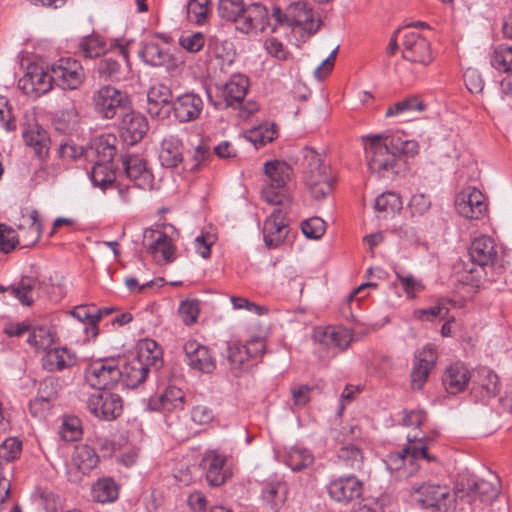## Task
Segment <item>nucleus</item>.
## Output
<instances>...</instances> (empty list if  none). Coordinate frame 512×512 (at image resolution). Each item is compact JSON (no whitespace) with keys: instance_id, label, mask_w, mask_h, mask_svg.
Masks as SVG:
<instances>
[{"instance_id":"obj_1","label":"nucleus","mask_w":512,"mask_h":512,"mask_svg":"<svg viewBox=\"0 0 512 512\" xmlns=\"http://www.w3.org/2000/svg\"><path fill=\"white\" fill-rule=\"evenodd\" d=\"M219 16L236 24V29L243 33L263 31L268 23V11L264 5L254 2L245 5L243 0H219Z\"/></svg>"},{"instance_id":"obj_2","label":"nucleus","mask_w":512,"mask_h":512,"mask_svg":"<svg viewBox=\"0 0 512 512\" xmlns=\"http://www.w3.org/2000/svg\"><path fill=\"white\" fill-rule=\"evenodd\" d=\"M365 153L368 168L379 177L398 174L403 166L398 149L391 147L392 139L381 135L365 136Z\"/></svg>"},{"instance_id":"obj_3","label":"nucleus","mask_w":512,"mask_h":512,"mask_svg":"<svg viewBox=\"0 0 512 512\" xmlns=\"http://www.w3.org/2000/svg\"><path fill=\"white\" fill-rule=\"evenodd\" d=\"M301 167L304 183L311 195L318 200L325 198L332 191L335 178L322 156L313 148H303Z\"/></svg>"},{"instance_id":"obj_4","label":"nucleus","mask_w":512,"mask_h":512,"mask_svg":"<svg viewBox=\"0 0 512 512\" xmlns=\"http://www.w3.org/2000/svg\"><path fill=\"white\" fill-rule=\"evenodd\" d=\"M410 496L422 507L436 512H452L456 507V494L446 485L431 482L414 484Z\"/></svg>"},{"instance_id":"obj_5","label":"nucleus","mask_w":512,"mask_h":512,"mask_svg":"<svg viewBox=\"0 0 512 512\" xmlns=\"http://www.w3.org/2000/svg\"><path fill=\"white\" fill-rule=\"evenodd\" d=\"M264 173L267 180L266 186L262 189V198L275 206L290 204L288 197L282 191L292 174L290 165L281 160L268 161L264 164Z\"/></svg>"},{"instance_id":"obj_6","label":"nucleus","mask_w":512,"mask_h":512,"mask_svg":"<svg viewBox=\"0 0 512 512\" xmlns=\"http://www.w3.org/2000/svg\"><path fill=\"white\" fill-rule=\"evenodd\" d=\"M418 460H424L428 463L438 462V458L429 452L428 441L425 437L407 435L406 446L400 451L390 453L386 464L389 470L398 471L408 461L412 466H415L409 473L411 475L419 469V466L415 465Z\"/></svg>"},{"instance_id":"obj_7","label":"nucleus","mask_w":512,"mask_h":512,"mask_svg":"<svg viewBox=\"0 0 512 512\" xmlns=\"http://www.w3.org/2000/svg\"><path fill=\"white\" fill-rule=\"evenodd\" d=\"M84 377L91 388L106 391L120 383L119 363L113 358L96 360L85 369Z\"/></svg>"},{"instance_id":"obj_8","label":"nucleus","mask_w":512,"mask_h":512,"mask_svg":"<svg viewBox=\"0 0 512 512\" xmlns=\"http://www.w3.org/2000/svg\"><path fill=\"white\" fill-rule=\"evenodd\" d=\"M95 110L106 119H112L129 109L128 95L111 85H104L93 94Z\"/></svg>"},{"instance_id":"obj_9","label":"nucleus","mask_w":512,"mask_h":512,"mask_svg":"<svg viewBox=\"0 0 512 512\" xmlns=\"http://www.w3.org/2000/svg\"><path fill=\"white\" fill-rule=\"evenodd\" d=\"M503 33L512 38V14L504 21ZM490 63L496 70L506 73L500 81V88L504 94L512 96V44L498 45L491 55Z\"/></svg>"},{"instance_id":"obj_10","label":"nucleus","mask_w":512,"mask_h":512,"mask_svg":"<svg viewBox=\"0 0 512 512\" xmlns=\"http://www.w3.org/2000/svg\"><path fill=\"white\" fill-rule=\"evenodd\" d=\"M99 456L94 448L87 444H78L67 468V477L71 483L80 484L93 469L98 466Z\"/></svg>"},{"instance_id":"obj_11","label":"nucleus","mask_w":512,"mask_h":512,"mask_svg":"<svg viewBox=\"0 0 512 512\" xmlns=\"http://www.w3.org/2000/svg\"><path fill=\"white\" fill-rule=\"evenodd\" d=\"M401 52L403 59L423 66L433 61L430 42L413 31L404 32L401 36Z\"/></svg>"},{"instance_id":"obj_12","label":"nucleus","mask_w":512,"mask_h":512,"mask_svg":"<svg viewBox=\"0 0 512 512\" xmlns=\"http://www.w3.org/2000/svg\"><path fill=\"white\" fill-rule=\"evenodd\" d=\"M264 350L265 343L262 339H252L248 345H242L238 341H229L226 348V358L230 370L238 375L250 358L261 356Z\"/></svg>"},{"instance_id":"obj_13","label":"nucleus","mask_w":512,"mask_h":512,"mask_svg":"<svg viewBox=\"0 0 512 512\" xmlns=\"http://www.w3.org/2000/svg\"><path fill=\"white\" fill-rule=\"evenodd\" d=\"M87 408L95 417L110 421L121 415L123 401L118 394L101 391L89 396Z\"/></svg>"},{"instance_id":"obj_14","label":"nucleus","mask_w":512,"mask_h":512,"mask_svg":"<svg viewBox=\"0 0 512 512\" xmlns=\"http://www.w3.org/2000/svg\"><path fill=\"white\" fill-rule=\"evenodd\" d=\"M438 359L434 345L427 344L418 351L413 360L410 373V385L413 390H420L427 382L430 372L434 369Z\"/></svg>"},{"instance_id":"obj_15","label":"nucleus","mask_w":512,"mask_h":512,"mask_svg":"<svg viewBox=\"0 0 512 512\" xmlns=\"http://www.w3.org/2000/svg\"><path fill=\"white\" fill-rule=\"evenodd\" d=\"M455 207L457 212L467 219H480L488 209L485 196L475 187L461 190L456 196Z\"/></svg>"},{"instance_id":"obj_16","label":"nucleus","mask_w":512,"mask_h":512,"mask_svg":"<svg viewBox=\"0 0 512 512\" xmlns=\"http://www.w3.org/2000/svg\"><path fill=\"white\" fill-rule=\"evenodd\" d=\"M55 84L62 89H77L84 80V71L81 64L71 58H62L52 64Z\"/></svg>"},{"instance_id":"obj_17","label":"nucleus","mask_w":512,"mask_h":512,"mask_svg":"<svg viewBox=\"0 0 512 512\" xmlns=\"http://www.w3.org/2000/svg\"><path fill=\"white\" fill-rule=\"evenodd\" d=\"M288 207L289 204L277 206L264 221L263 236L265 244L269 248L278 247L288 233V224L285 219Z\"/></svg>"},{"instance_id":"obj_18","label":"nucleus","mask_w":512,"mask_h":512,"mask_svg":"<svg viewBox=\"0 0 512 512\" xmlns=\"http://www.w3.org/2000/svg\"><path fill=\"white\" fill-rule=\"evenodd\" d=\"M226 456L216 450L206 451L202 458L206 481L210 486L223 485L231 476L232 471L226 465Z\"/></svg>"},{"instance_id":"obj_19","label":"nucleus","mask_w":512,"mask_h":512,"mask_svg":"<svg viewBox=\"0 0 512 512\" xmlns=\"http://www.w3.org/2000/svg\"><path fill=\"white\" fill-rule=\"evenodd\" d=\"M17 228V245H21L23 248L34 246L39 241L42 234V225L39 219L38 211L35 209L22 210L21 218L17 224Z\"/></svg>"},{"instance_id":"obj_20","label":"nucleus","mask_w":512,"mask_h":512,"mask_svg":"<svg viewBox=\"0 0 512 512\" xmlns=\"http://www.w3.org/2000/svg\"><path fill=\"white\" fill-rule=\"evenodd\" d=\"M249 87V80L246 76L235 74L223 85L217 86L219 101L213 102L215 106L225 107L241 104Z\"/></svg>"},{"instance_id":"obj_21","label":"nucleus","mask_w":512,"mask_h":512,"mask_svg":"<svg viewBox=\"0 0 512 512\" xmlns=\"http://www.w3.org/2000/svg\"><path fill=\"white\" fill-rule=\"evenodd\" d=\"M122 165L127 178L140 189H151L154 176L147 168L146 161L139 155H122Z\"/></svg>"},{"instance_id":"obj_22","label":"nucleus","mask_w":512,"mask_h":512,"mask_svg":"<svg viewBox=\"0 0 512 512\" xmlns=\"http://www.w3.org/2000/svg\"><path fill=\"white\" fill-rule=\"evenodd\" d=\"M284 19L287 25L299 26L309 34L316 33L321 25V20L315 19L311 8L302 1L288 5Z\"/></svg>"},{"instance_id":"obj_23","label":"nucleus","mask_w":512,"mask_h":512,"mask_svg":"<svg viewBox=\"0 0 512 512\" xmlns=\"http://www.w3.org/2000/svg\"><path fill=\"white\" fill-rule=\"evenodd\" d=\"M329 496L339 503H349L361 497L363 483L355 476H343L328 484Z\"/></svg>"},{"instance_id":"obj_24","label":"nucleus","mask_w":512,"mask_h":512,"mask_svg":"<svg viewBox=\"0 0 512 512\" xmlns=\"http://www.w3.org/2000/svg\"><path fill=\"white\" fill-rule=\"evenodd\" d=\"M470 262L485 268H491L497 260L498 251L495 240L487 235L474 238L469 246Z\"/></svg>"},{"instance_id":"obj_25","label":"nucleus","mask_w":512,"mask_h":512,"mask_svg":"<svg viewBox=\"0 0 512 512\" xmlns=\"http://www.w3.org/2000/svg\"><path fill=\"white\" fill-rule=\"evenodd\" d=\"M143 238L144 245L147 246L155 261L159 263L173 261L175 248L168 235L164 232L147 229L144 231Z\"/></svg>"},{"instance_id":"obj_26","label":"nucleus","mask_w":512,"mask_h":512,"mask_svg":"<svg viewBox=\"0 0 512 512\" xmlns=\"http://www.w3.org/2000/svg\"><path fill=\"white\" fill-rule=\"evenodd\" d=\"M185 361L192 369L211 373L216 368V361L209 349L196 340H189L183 347Z\"/></svg>"},{"instance_id":"obj_27","label":"nucleus","mask_w":512,"mask_h":512,"mask_svg":"<svg viewBox=\"0 0 512 512\" xmlns=\"http://www.w3.org/2000/svg\"><path fill=\"white\" fill-rule=\"evenodd\" d=\"M472 384L473 395L481 401L495 397L499 391V378L487 367H479L472 374Z\"/></svg>"},{"instance_id":"obj_28","label":"nucleus","mask_w":512,"mask_h":512,"mask_svg":"<svg viewBox=\"0 0 512 512\" xmlns=\"http://www.w3.org/2000/svg\"><path fill=\"white\" fill-rule=\"evenodd\" d=\"M174 117L181 123L194 121L203 110V100L195 93H184L172 103Z\"/></svg>"},{"instance_id":"obj_29","label":"nucleus","mask_w":512,"mask_h":512,"mask_svg":"<svg viewBox=\"0 0 512 512\" xmlns=\"http://www.w3.org/2000/svg\"><path fill=\"white\" fill-rule=\"evenodd\" d=\"M148 131V123L139 113H125L120 123V133L123 141L129 145L138 143Z\"/></svg>"},{"instance_id":"obj_30","label":"nucleus","mask_w":512,"mask_h":512,"mask_svg":"<svg viewBox=\"0 0 512 512\" xmlns=\"http://www.w3.org/2000/svg\"><path fill=\"white\" fill-rule=\"evenodd\" d=\"M471 379V372L462 362L449 365L442 376L446 391L453 395L463 392Z\"/></svg>"},{"instance_id":"obj_31","label":"nucleus","mask_w":512,"mask_h":512,"mask_svg":"<svg viewBox=\"0 0 512 512\" xmlns=\"http://www.w3.org/2000/svg\"><path fill=\"white\" fill-rule=\"evenodd\" d=\"M122 63H128V54L125 49L118 48L100 60L97 71L106 80L118 81L123 75Z\"/></svg>"},{"instance_id":"obj_32","label":"nucleus","mask_w":512,"mask_h":512,"mask_svg":"<svg viewBox=\"0 0 512 512\" xmlns=\"http://www.w3.org/2000/svg\"><path fill=\"white\" fill-rule=\"evenodd\" d=\"M21 81L23 82V88L28 90L30 86L29 92H33L36 96L45 94L52 89V85L55 83L52 66L48 70L34 67Z\"/></svg>"},{"instance_id":"obj_33","label":"nucleus","mask_w":512,"mask_h":512,"mask_svg":"<svg viewBox=\"0 0 512 512\" xmlns=\"http://www.w3.org/2000/svg\"><path fill=\"white\" fill-rule=\"evenodd\" d=\"M184 393L180 388L170 386L164 393L151 397L148 408L151 411H176L183 409Z\"/></svg>"},{"instance_id":"obj_34","label":"nucleus","mask_w":512,"mask_h":512,"mask_svg":"<svg viewBox=\"0 0 512 512\" xmlns=\"http://www.w3.org/2000/svg\"><path fill=\"white\" fill-rule=\"evenodd\" d=\"M159 161L165 168H176L183 162V144L182 141L173 135L165 137L161 142L159 151Z\"/></svg>"},{"instance_id":"obj_35","label":"nucleus","mask_w":512,"mask_h":512,"mask_svg":"<svg viewBox=\"0 0 512 512\" xmlns=\"http://www.w3.org/2000/svg\"><path fill=\"white\" fill-rule=\"evenodd\" d=\"M25 144L32 147L39 159H43L49 151V136L40 125H29L22 132Z\"/></svg>"},{"instance_id":"obj_36","label":"nucleus","mask_w":512,"mask_h":512,"mask_svg":"<svg viewBox=\"0 0 512 512\" xmlns=\"http://www.w3.org/2000/svg\"><path fill=\"white\" fill-rule=\"evenodd\" d=\"M75 363V355L66 348H49L42 357V366L49 372L62 371Z\"/></svg>"},{"instance_id":"obj_37","label":"nucleus","mask_w":512,"mask_h":512,"mask_svg":"<svg viewBox=\"0 0 512 512\" xmlns=\"http://www.w3.org/2000/svg\"><path fill=\"white\" fill-rule=\"evenodd\" d=\"M148 370L157 371L163 366L162 349L151 339L142 341L135 357Z\"/></svg>"},{"instance_id":"obj_38","label":"nucleus","mask_w":512,"mask_h":512,"mask_svg":"<svg viewBox=\"0 0 512 512\" xmlns=\"http://www.w3.org/2000/svg\"><path fill=\"white\" fill-rule=\"evenodd\" d=\"M40 286L37 278L24 276L20 281L8 287L12 296L17 298L22 305L31 306L35 299V294Z\"/></svg>"},{"instance_id":"obj_39","label":"nucleus","mask_w":512,"mask_h":512,"mask_svg":"<svg viewBox=\"0 0 512 512\" xmlns=\"http://www.w3.org/2000/svg\"><path fill=\"white\" fill-rule=\"evenodd\" d=\"M120 383L127 388H135L145 381L149 371L135 357L120 367Z\"/></svg>"},{"instance_id":"obj_40","label":"nucleus","mask_w":512,"mask_h":512,"mask_svg":"<svg viewBox=\"0 0 512 512\" xmlns=\"http://www.w3.org/2000/svg\"><path fill=\"white\" fill-rule=\"evenodd\" d=\"M487 269L470 262L459 273V282L463 286L470 287L474 292H477L484 287L487 281Z\"/></svg>"},{"instance_id":"obj_41","label":"nucleus","mask_w":512,"mask_h":512,"mask_svg":"<svg viewBox=\"0 0 512 512\" xmlns=\"http://www.w3.org/2000/svg\"><path fill=\"white\" fill-rule=\"evenodd\" d=\"M78 111L74 105V103L65 98L62 109L55 113V127L57 130L63 133H69L73 131L78 124Z\"/></svg>"},{"instance_id":"obj_42","label":"nucleus","mask_w":512,"mask_h":512,"mask_svg":"<svg viewBox=\"0 0 512 512\" xmlns=\"http://www.w3.org/2000/svg\"><path fill=\"white\" fill-rule=\"evenodd\" d=\"M468 490L482 502H492L500 493L499 480L495 476L491 479H479L470 485Z\"/></svg>"},{"instance_id":"obj_43","label":"nucleus","mask_w":512,"mask_h":512,"mask_svg":"<svg viewBox=\"0 0 512 512\" xmlns=\"http://www.w3.org/2000/svg\"><path fill=\"white\" fill-rule=\"evenodd\" d=\"M68 315L83 325V330L87 336L95 338L98 335L99 329L97 323L99 322V316H94V312H91L88 306H77L70 310Z\"/></svg>"},{"instance_id":"obj_44","label":"nucleus","mask_w":512,"mask_h":512,"mask_svg":"<svg viewBox=\"0 0 512 512\" xmlns=\"http://www.w3.org/2000/svg\"><path fill=\"white\" fill-rule=\"evenodd\" d=\"M117 138L113 134L99 136L93 145V150L98 158L97 162L112 163L116 155Z\"/></svg>"},{"instance_id":"obj_45","label":"nucleus","mask_w":512,"mask_h":512,"mask_svg":"<svg viewBox=\"0 0 512 512\" xmlns=\"http://www.w3.org/2000/svg\"><path fill=\"white\" fill-rule=\"evenodd\" d=\"M92 497L99 503L113 502L118 497V487L111 478L99 479L91 489Z\"/></svg>"},{"instance_id":"obj_46","label":"nucleus","mask_w":512,"mask_h":512,"mask_svg":"<svg viewBox=\"0 0 512 512\" xmlns=\"http://www.w3.org/2000/svg\"><path fill=\"white\" fill-rule=\"evenodd\" d=\"M286 494L287 487L280 481L267 482L262 489L263 499L271 505L273 510H277L284 503Z\"/></svg>"},{"instance_id":"obj_47","label":"nucleus","mask_w":512,"mask_h":512,"mask_svg":"<svg viewBox=\"0 0 512 512\" xmlns=\"http://www.w3.org/2000/svg\"><path fill=\"white\" fill-rule=\"evenodd\" d=\"M115 178L111 163L96 162L92 168L91 181L103 191L114 185Z\"/></svg>"},{"instance_id":"obj_48","label":"nucleus","mask_w":512,"mask_h":512,"mask_svg":"<svg viewBox=\"0 0 512 512\" xmlns=\"http://www.w3.org/2000/svg\"><path fill=\"white\" fill-rule=\"evenodd\" d=\"M338 458L346 468L352 471H360L364 464V456L359 447L354 444L342 446L338 451Z\"/></svg>"},{"instance_id":"obj_49","label":"nucleus","mask_w":512,"mask_h":512,"mask_svg":"<svg viewBox=\"0 0 512 512\" xmlns=\"http://www.w3.org/2000/svg\"><path fill=\"white\" fill-rule=\"evenodd\" d=\"M426 109V104L419 97L411 96L404 100L394 103L386 111V117L400 116L411 112H422Z\"/></svg>"},{"instance_id":"obj_50","label":"nucleus","mask_w":512,"mask_h":512,"mask_svg":"<svg viewBox=\"0 0 512 512\" xmlns=\"http://www.w3.org/2000/svg\"><path fill=\"white\" fill-rule=\"evenodd\" d=\"M314 462L313 454L306 448L293 447L286 457V464L293 471H300L311 466Z\"/></svg>"},{"instance_id":"obj_51","label":"nucleus","mask_w":512,"mask_h":512,"mask_svg":"<svg viewBox=\"0 0 512 512\" xmlns=\"http://www.w3.org/2000/svg\"><path fill=\"white\" fill-rule=\"evenodd\" d=\"M143 61L151 66H161L168 60V53L157 43L148 42L139 51Z\"/></svg>"},{"instance_id":"obj_52","label":"nucleus","mask_w":512,"mask_h":512,"mask_svg":"<svg viewBox=\"0 0 512 512\" xmlns=\"http://www.w3.org/2000/svg\"><path fill=\"white\" fill-rule=\"evenodd\" d=\"M246 139L254 144L256 148L272 142L276 137L275 125H260L247 131Z\"/></svg>"},{"instance_id":"obj_53","label":"nucleus","mask_w":512,"mask_h":512,"mask_svg":"<svg viewBox=\"0 0 512 512\" xmlns=\"http://www.w3.org/2000/svg\"><path fill=\"white\" fill-rule=\"evenodd\" d=\"M27 342L36 350L46 351L53 345L54 335L47 327H35L32 329Z\"/></svg>"},{"instance_id":"obj_54","label":"nucleus","mask_w":512,"mask_h":512,"mask_svg":"<svg viewBox=\"0 0 512 512\" xmlns=\"http://www.w3.org/2000/svg\"><path fill=\"white\" fill-rule=\"evenodd\" d=\"M374 206L379 212L394 213L402 208V201L397 194L385 192L375 199Z\"/></svg>"},{"instance_id":"obj_55","label":"nucleus","mask_w":512,"mask_h":512,"mask_svg":"<svg viewBox=\"0 0 512 512\" xmlns=\"http://www.w3.org/2000/svg\"><path fill=\"white\" fill-rule=\"evenodd\" d=\"M22 451V442L15 437L7 438L0 445V459L5 460V464L17 459Z\"/></svg>"},{"instance_id":"obj_56","label":"nucleus","mask_w":512,"mask_h":512,"mask_svg":"<svg viewBox=\"0 0 512 512\" xmlns=\"http://www.w3.org/2000/svg\"><path fill=\"white\" fill-rule=\"evenodd\" d=\"M303 234L310 239H319L326 230L325 221L319 217H312L302 222Z\"/></svg>"},{"instance_id":"obj_57","label":"nucleus","mask_w":512,"mask_h":512,"mask_svg":"<svg viewBox=\"0 0 512 512\" xmlns=\"http://www.w3.org/2000/svg\"><path fill=\"white\" fill-rule=\"evenodd\" d=\"M209 0H189L187 5L188 17L198 23H203L208 15Z\"/></svg>"},{"instance_id":"obj_58","label":"nucleus","mask_w":512,"mask_h":512,"mask_svg":"<svg viewBox=\"0 0 512 512\" xmlns=\"http://www.w3.org/2000/svg\"><path fill=\"white\" fill-rule=\"evenodd\" d=\"M80 50L86 58H96L105 53V44L96 37H87L80 44Z\"/></svg>"},{"instance_id":"obj_59","label":"nucleus","mask_w":512,"mask_h":512,"mask_svg":"<svg viewBox=\"0 0 512 512\" xmlns=\"http://www.w3.org/2000/svg\"><path fill=\"white\" fill-rule=\"evenodd\" d=\"M180 45L190 53L199 52L205 44V37L200 32L184 34L179 39Z\"/></svg>"},{"instance_id":"obj_60","label":"nucleus","mask_w":512,"mask_h":512,"mask_svg":"<svg viewBox=\"0 0 512 512\" xmlns=\"http://www.w3.org/2000/svg\"><path fill=\"white\" fill-rule=\"evenodd\" d=\"M172 93L168 86L164 84L153 85L147 93V101L156 104L168 105L171 101Z\"/></svg>"},{"instance_id":"obj_61","label":"nucleus","mask_w":512,"mask_h":512,"mask_svg":"<svg viewBox=\"0 0 512 512\" xmlns=\"http://www.w3.org/2000/svg\"><path fill=\"white\" fill-rule=\"evenodd\" d=\"M17 239L15 231L0 223V252L9 253L17 246Z\"/></svg>"},{"instance_id":"obj_62","label":"nucleus","mask_w":512,"mask_h":512,"mask_svg":"<svg viewBox=\"0 0 512 512\" xmlns=\"http://www.w3.org/2000/svg\"><path fill=\"white\" fill-rule=\"evenodd\" d=\"M338 328L339 327L334 326L316 327L313 330L312 337L315 342H318L327 348H333V337L337 336Z\"/></svg>"},{"instance_id":"obj_63","label":"nucleus","mask_w":512,"mask_h":512,"mask_svg":"<svg viewBox=\"0 0 512 512\" xmlns=\"http://www.w3.org/2000/svg\"><path fill=\"white\" fill-rule=\"evenodd\" d=\"M179 314L186 325L195 323L199 315L198 301H183L179 307Z\"/></svg>"},{"instance_id":"obj_64","label":"nucleus","mask_w":512,"mask_h":512,"mask_svg":"<svg viewBox=\"0 0 512 512\" xmlns=\"http://www.w3.org/2000/svg\"><path fill=\"white\" fill-rule=\"evenodd\" d=\"M464 82L471 93H481L484 88V81L478 70L468 68L464 72Z\"/></svg>"}]
</instances>
